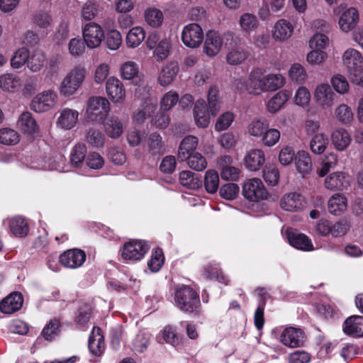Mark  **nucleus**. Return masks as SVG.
I'll use <instances>...</instances> for the list:
<instances>
[{"mask_svg": "<svg viewBox=\"0 0 363 363\" xmlns=\"http://www.w3.org/2000/svg\"><path fill=\"white\" fill-rule=\"evenodd\" d=\"M86 77V69L82 65H76L63 77L58 86L61 96L70 97L79 91Z\"/></svg>", "mask_w": 363, "mask_h": 363, "instance_id": "nucleus-1", "label": "nucleus"}, {"mask_svg": "<svg viewBox=\"0 0 363 363\" xmlns=\"http://www.w3.org/2000/svg\"><path fill=\"white\" fill-rule=\"evenodd\" d=\"M174 300L177 307L184 313H197L200 310L199 295L190 286H178L174 293Z\"/></svg>", "mask_w": 363, "mask_h": 363, "instance_id": "nucleus-2", "label": "nucleus"}, {"mask_svg": "<svg viewBox=\"0 0 363 363\" xmlns=\"http://www.w3.org/2000/svg\"><path fill=\"white\" fill-rule=\"evenodd\" d=\"M111 104L104 96H91L86 104V117L88 120L101 122L109 113Z\"/></svg>", "mask_w": 363, "mask_h": 363, "instance_id": "nucleus-3", "label": "nucleus"}, {"mask_svg": "<svg viewBox=\"0 0 363 363\" xmlns=\"http://www.w3.org/2000/svg\"><path fill=\"white\" fill-rule=\"evenodd\" d=\"M58 96L53 89H48L38 94L31 101V108L38 113H43L53 108L57 102Z\"/></svg>", "mask_w": 363, "mask_h": 363, "instance_id": "nucleus-4", "label": "nucleus"}, {"mask_svg": "<svg viewBox=\"0 0 363 363\" xmlns=\"http://www.w3.org/2000/svg\"><path fill=\"white\" fill-rule=\"evenodd\" d=\"M82 37L86 45L90 49H94L101 44L104 32L99 24L89 22L82 26Z\"/></svg>", "mask_w": 363, "mask_h": 363, "instance_id": "nucleus-5", "label": "nucleus"}, {"mask_svg": "<svg viewBox=\"0 0 363 363\" xmlns=\"http://www.w3.org/2000/svg\"><path fill=\"white\" fill-rule=\"evenodd\" d=\"M242 194L250 201H258L268 197V192L263 183L257 178L248 179L243 184Z\"/></svg>", "mask_w": 363, "mask_h": 363, "instance_id": "nucleus-6", "label": "nucleus"}, {"mask_svg": "<svg viewBox=\"0 0 363 363\" xmlns=\"http://www.w3.org/2000/svg\"><path fill=\"white\" fill-rule=\"evenodd\" d=\"M149 250L147 243L143 240H132L124 244L122 257L125 260L141 259Z\"/></svg>", "mask_w": 363, "mask_h": 363, "instance_id": "nucleus-7", "label": "nucleus"}, {"mask_svg": "<svg viewBox=\"0 0 363 363\" xmlns=\"http://www.w3.org/2000/svg\"><path fill=\"white\" fill-rule=\"evenodd\" d=\"M106 93L113 104H122L126 99V91L122 82L117 77H111L106 82Z\"/></svg>", "mask_w": 363, "mask_h": 363, "instance_id": "nucleus-8", "label": "nucleus"}, {"mask_svg": "<svg viewBox=\"0 0 363 363\" xmlns=\"http://www.w3.org/2000/svg\"><path fill=\"white\" fill-rule=\"evenodd\" d=\"M182 40L189 48H197L203 40L201 27L197 23H189L184 27L182 32Z\"/></svg>", "mask_w": 363, "mask_h": 363, "instance_id": "nucleus-9", "label": "nucleus"}, {"mask_svg": "<svg viewBox=\"0 0 363 363\" xmlns=\"http://www.w3.org/2000/svg\"><path fill=\"white\" fill-rule=\"evenodd\" d=\"M294 25L286 19H279L272 29V36L277 43H286L292 36L294 32Z\"/></svg>", "mask_w": 363, "mask_h": 363, "instance_id": "nucleus-10", "label": "nucleus"}, {"mask_svg": "<svg viewBox=\"0 0 363 363\" xmlns=\"http://www.w3.org/2000/svg\"><path fill=\"white\" fill-rule=\"evenodd\" d=\"M313 96L316 104L323 109L330 108L334 104L335 94L328 84L317 85Z\"/></svg>", "mask_w": 363, "mask_h": 363, "instance_id": "nucleus-11", "label": "nucleus"}, {"mask_svg": "<svg viewBox=\"0 0 363 363\" xmlns=\"http://www.w3.org/2000/svg\"><path fill=\"white\" fill-rule=\"evenodd\" d=\"M280 342L289 347H298L303 345L305 335L303 332L296 328L288 327L283 330L279 337Z\"/></svg>", "mask_w": 363, "mask_h": 363, "instance_id": "nucleus-12", "label": "nucleus"}, {"mask_svg": "<svg viewBox=\"0 0 363 363\" xmlns=\"http://www.w3.org/2000/svg\"><path fill=\"white\" fill-rule=\"evenodd\" d=\"M86 257V254L83 250L72 249L62 253L59 257V260L65 267L75 269L84 264Z\"/></svg>", "mask_w": 363, "mask_h": 363, "instance_id": "nucleus-13", "label": "nucleus"}, {"mask_svg": "<svg viewBox=\"0 0 363 363\" xmlns=\"http://www.w3.org/2000/svg\"><path fill=\"white\" fill-rule=\"evenodd\" d=\"M359 20L358 10L354 7H350L342 13L338 21V25L342 31L348 33L357 26Z\"/></svg>", "mask_w": 363, "mask_h": 363, "instance_id": "nucleus-14", "label": "nucleus"}, {"mask_svg": "<svg viewBox=\"0 0 363 363\" xmlns=\"http://www.w3.org/2000/svg\"><path fill=\"white\" fill-rule=\"evenodd\" d=\"M106 134L111 138L116 139L122 135L124 125L122 121L115 115H108L102 121Z\"/></svg>", "mask_w": 363, "mask_h": 363, "instance_id": "nucleus-15", "label": "nucleus"}, {"mask_svg": "<svg viewBox=\"0 0 363 363\" xmlns=\"http://www.w3.org/2000/svg\"><path fill=\"white\" fill-rule=\"evenodd\" d=\"M223 45V39L220 35L214 30H209L206 33L203 45V52L209 57L217 55Z\"/></svg>", "mask_w": 363, "mask_h": 363, "instance_id": "nucleus-16", "label": "nucleus"}, {"mask_svg": "<svg viewBox=\"0 0 363 363\" xmlns=\"http://www.w3.org/2000/svg\"><path fill=\"white\" fill-rule=\"evenodd\" d=\"M260 69H253L249 74L248 78L245 80H240L238 86L244 89L250 94L258 96L260 92Z\"/></svg>", "mask_w": 363, "mask_h": 363, "instance_id": "nucleus-17", "label": "nucleus"}, {"mask_svg": "<svg viewBox=\"0 0 363 363\" xmlns=\"http://www.w3.org/2000/svg\"><path fill=\"white\" fill-rule=\"evenodd\" d=\"M78 111L69 108H64L60 111L57 125L65 130H71L76 126L79 121Z\"/></svg>", "mask_w": 363, "mask_h": 363, "instance_id": "nucleus-18", "label": "nucleus"}, {"mask_svg": "<svg viewBox=\"0 0 363 363\" xmlns=\"http://www.w3.org/2000/svg\"><path fill=\"white\" fill-rule=\"evenodd\" d=\"M350 177L344 172H335L325 178V186L331 191H342L350 186Z\"/></svg>", "mask_w": 363, "mask_h": 363, "instance_id": "nucleus-19", "label": "nucleus"}, {"mask_svg": "<svg viewBox=\"0 0 363 363\" xmlns=\"http://www.w3.org/2000/svg\"><path fill=\"white\" fill-rule=\"evenodd\" d=\"M150 89L148 86H138L135 89V95L138 99L144 100L140 108L145 111L147 115L151 116L157 108V101L156 99L150 96Z\"/></svg>", "mask_w": 363, "mask_h": 363, "instance_id": "nucleus-20", "label": "nucleus"}, {"mask_svg": "<svg viewBox=\"0 0 363 363\" xmlns=\"http://www.w3.org/2000/svg\"><path fill=\"white\" fill-rule=\"evenodd\" d=\"M179 67L176 62H169L164 65L158 73L157 82L162 86L171 84L176 79Z\"/></svg>", "mask_w": 363, "mask_h": 363, "instance_id": "nucleus-21", "label": "nucleus"}, {"mask_svg": "<svg viewBox=\"0 0 363 363\" xmlns=\"http://www.w3.org/2000/svg\"><path fill=\"white\" fill-rule=\"evenodd\" d=\"M281 207L288 211H298L306 205L304 197L296 192L285 194L280 202Z\"/></svg>", "mask_w": 363, "mask_h": 363, "instance_id": "nucleus-22", "label": "nucleus"}, {"mask_svg": "<svg viewBox=\"0 0 363 363\" xmlns=\"http://www.w3.org/2000/svg\"><path fill=\"white\" fill-rule=\"evenodd\" d=\"M264 162V152L262 150L259 148L250 150L245 156V165L250 171H258L263 166Z\"/></svg>", "mask_w": 363, "mask_h": 363, "instance_id": "nucleus-23", "label": "nucleus"}, {"mask_svg": "<svg viewBox=\"0 0 363 363\" xmlns=\"http://www.w3.org/2000/svg\"><path fill=\"white\" fill-rule=\"evenodd\" d=\"M120 71L123 79L132 81L135 85H140L143 81V75L139 72L138 65L133 61H127L123 63Z\"/></svg>", "mask_w": 363, "mask_h": 363, "instance_id": "nucleus-24", "label": "nucleus"}, {"mask_svg": "<svg viewBox=\"0 0 363 363\" xmlns=\"http://www.w3.org/2000/svg\"><path fill=\"white\" fill-rule=\"evenodd\" d=\"M210 114L205 101L197 100L194 108V117L197 126L206 128L210 123Z\"/></svg>", "mask_w": 363, "mask_h": 363, "instance_id": "nucleus-25", "label": "nucleus"}, {"mask_svg": "<svg viewBox=\"0 0 363 363\" xmlns=\"http://www.w3.org/2000/svg\"><path fill=\"white\" fill-rule=\"evenodd\" d=\"M345 334L354 337H363V316L352 315L343 324Z\"/></svg>", "mask_w": 363, "mask_h": 363, "instance_id": "nucleus-26", "label": "nucleus"}, {"mask_svg": "<svg viewBox=\"0 0 363 363\" xmlns=\"http://www.w3.org/2000/svg\"><path fill=\"white\" fill-rule=\"evenodd\" d=\"M23 305V297L20 293H13L6 296L0 303V311L6 314H11L19 310Z\"/></svg>", "mask_w": 363, "mask_h": 363, "instance_id": "nucleus-27", "label": "nucleus"}, {"mask_svg": "<svg viewBox=\"0 0 363 363\" xmlns=\"http://www.w3.org/2000/svg\"><path fill=\"white\" fill-rule=\"evenodd\" d=\"M331 141L336 150L343 151L350 145L351 137L347 130L343 128L334 129L330 135Z\"/></svg>", "mask_w": 363, "mask_h": 363, "instance_id": "nucleus-28", "label": "nucleus"}, {"mask_svg": "<svg viewBox=\"0 0 363 363\" xmlns=\"http://www.w3.org/2000/svg\"><path fill=\"white\" fill-rule=\"evenodd\" d=\"M199 140L194 135H188L185 137L180 143L178 149V158L181 160H187L189 156L194 153V150L197 147Z\"/></svg>", "mask_w": 363, "mask_h": 363, "instance_id": "nucleus-29", "label": "nucleus"}, {"mask_svg": "<svg viewBox=\"0 0 363 363\" xmlns=\"http://www.w3.org/2000/svg\"><path fill=\"white\" fill-rule=\"evenodd\" d=\"M104 340L101 328L94 327L89 340V348L90 352L100 356L104 350Z\"/></svg>", "mask_w": 363, "mask_h": 363, "instance_id": "nucleus-30", "label": "nucleus"}, {"mask_svg": "<svg viewBox=\"0 0 363 363\" xmlns=\"http://www.w3.org/2000/svg\"><path fill=\"white\" fill-rule=\"evenodd\" d=\"M287 238L290 245L296 249L304 251H311L313 250L311 239L304 234L288 232Z\"/></svg>", "mask_w": 363, "mask_h": 363, "instance_id": "nucleus-31", "label": "nucleus"}, {"mask_svg": "<svg viewBox=\"0 0 363 363\" xmlns=\"http://www.w3.org/2000/svg\"><path fill=\"white\" fill-rule=\"evenodd\" d=\"M9 228L12 234L17 238H24L29 232V225L26 218L16 216L9 220Z\"/></svg>", "mask_w": 363, "mask_h": 363, "instance_id": "nucleus-32", "label": "nucleus"}, {"mask_svg": "<svg viewBox=\"0 0 363 363\" xmlns=\"http://www.w3.org/2000/svg\"><path fill=\"white\" fill-rule=\"evenodd\" d=\"M146 150L150 156H159L163 154L165 147L162 137L157 133L150 134L146 142Z\"/></svg>", "mask_w": 363, "mask_h": 363, "instance_id": "nucleus-33", "label": "nucleus"}, {"mask_svg": "<svg viewBox=\"0 0 363 363\" xmlns=\"http://www.w3.org/2000/svg\"><path fill=\"white\" fill-rule=\"evenodd\" d=\"M21 78L13 74L6 73L0 75V88L5 91L14 93L21 86Z\"/></svg>", "mask_w": 363, "mask_h": 363, "instance_id": "nucleus-34", "label": "nucleus"}, {"mask_svg": "<svg viewBox=\"0 0 363 363\" xmlns=\"http://www.w3.org/2000/svg\"><path fill=\"white\" fill-rule=\"evenodd\" d=\"M146 32L141 26L132 28L126 35L125 44L128 48H138L145 40Z\"/></svg>", "mask_w": 363, "mask_h": 363, "instance_id": "nucleus-35", "label": "nucleus"}, {"mask_svg": "<svg viewBox=\"0 0 363 363\" xmlns=\"http://www.w3.org/2000/svg\"><path fill=\"white\" fill-rule=\"evenodd\" d=\"M342 60L348 70L362 65L363 57L358 50L354 48H348L344 52Z\"/></svg>", "mask_w": 363, "mask_h": 363, "instance_id": "nucleus-36", "label": "nucleus"}, {"mask_svg": "<svg viewBox=\"0 0 363 363\" xmlns=\"http://www.w3.org/2000/svg\"><path fill=\"white\" fill-rule=\"evenodd\" d=\"M144 18L146 23L152 28H159L164 21L163 12L154 6H150L145 10Z\"/></svg>", "mask_w": 363, "mask_h": 363, "instance_id": "nucleus-37", "label": "nucleus"}, {"mask_svg": "<svg viewBox=\"0 0 363 363\" xmlns=\"http://www.w3.org/2000/svg\"><path fill=\"white\" fill-rule=\"evenodd\" d=\"M328 206L330 213L340 215L347 209V199L342 194H335L330 198Z\"/></svg>", "mask_w": 363, "mask_h": 363, "instance_id": "nucleus-38", "label": "nucleus"}, {"mask_svg": "<svg viewBox=\"0 0 363 363\" xmlns=\"http://www.w3.org/2000/svg\"><path fill=\"white\" fill-rule=\"evenodd\" d=\"M179 179L182 186L190 189H197L202 184V182L199 176L189 170L180 172Z\"/></svg>", "mask_w": 363, "mask_h": 363, "instance_id": "nucleus-39", "label": "nucleus"}, {"mask_svg": "<svg viewBox=\"0 0 363 363\" xmlns=\"http://www.w3.org/2000/svg\"><path fill=\"white\" fill-rule=\"evenodd\" d=\"M99 4L93 0L86 1L81 7L80 16L83 21H91L99 13Z\"/></svg>", "mask_w": 363, "mask_h": 363, "instance_id": "nucleus-40", "label": "nucleus"}, {"mask_svg": "<svg viewBox=\"0 0 363 363\" xmlns=\"http://www.w3.org/2000/svg\"><path fill=\"white\" fill-rule=\"evenodd\" d=\"M269 123L264 118H254L247 126V133L255 138H260L268 128Z\"/></svg>", "mask_w": 363, "mask_h": 363, "instance_id": "nucleus-41", "label": "nucleus"}, {"mask_svg": "<svg viewBox=\"0 0 363 363\" xmlns=\"http://www.w3.org/2000/svg\"><path fill=\"white\" fill-rule=\"evenodd\" d=\"M289 93L287 91H281L277 93L267 102V109L271 113H277L289 99Z\"/></svg>", "mask_w": 363, "mask_h": 363, "instance_id": "nucleus-42", "label": "nucleus"}, {"mask_svg": "<svg viewBox=\"0 0 363 363\" xmlns=\"http://www.w3.org/2000/svg\"><path fill=\"white\" fill-rule=\"evenodd\" d=\"M296 169L303 177L312 169V162L309 154L305 151H299L295 159Z\"/></svg>", "mask_w": 363, "mask_h": 363, "instance_id": "nucleus-43", "label": "nucleus"}, {"mask_svg": "<svg viewBox=\"0 0 363 363\" xmlns=\"http://www.w3.org/2000/svg\"><path fill=\"white\" fill-rule=\"evenodd\" d=\"M218 89L215 86H211L208 92V109L211 116H215L221 108V101L218 97Z\"/></svg>", "mask_w": 363, "mask_h": 363, "instance_id": "nucleus-44", "label": "nucleus"}, {"mask_svg": "<svg viewBox=\"0 0 363 363\" xmlns=\"http://www.w3.org/2000/svg\"><path fill=\"white\" fill-rule=\"evenodd\" d=\"M18 125L22 130L29 134L35 133L38 130V125L30 112L26 111L21 114Z\"/></svg>", "mask_w": 363, "mask_h": 363, "instance_id": "nucleus-45", "label": "nucleus"}, {"mask_svg": "<svg viewBox=\"0 0 363 363\" xmlns=\"http://www.w3.org/2000/svg\"><path fill=\"white\" fill-rule=\"evenodd\" d=\"M336 119L344 125L350 124L354 119L352 108L347 104H342L337 106L334 111Z\"/></svg>", "mask_w": 363, "mask_h": 363, "instance_id": "nucleus-46", "label": "nucleus"}, {"mask_svg": "<svg viewBox=\"0 0 363 363\" xmlns=\"http://www.w3.org/2000/svg\"><path fill=\"white\" fill-rule=\"evenodd\" d=\"M239 25L243 32L249 34L258 27L259 21L254 14L245 13L240 17Z\"/></svg>", "mask_w": 363, "mask_h": 363, "instance_id": "nucleus-47", "label": "nucleus"}, {"mask_svg": "<svg viewBox=\"0 0 363 363\" xmlns=\"http://www.w3.org/2000/svg\"><path fill=\"white\" fill-rule=\"evenodd\" d=\"M45 61V54L41 50H36L29 56L27 66L31 72H37L44 67Z\"/></svg>", "mask_w": 363, "mask_h": 363, "instance_id": "nucleus-48", "label": "nucleus"}, {"mask_svg": "<svg viewBox=\"0 0 363 363\" xmlns=\"http://www.w3.org/2000/svg\"><path fill=\"white\" fill-rule=\"evenodd\" d=\"M329 140L324 133H317L311 139L310 147L311 151L316 154H322L327 148Z\"/></svg>", "mask_w": 363, "mask_h": 363, "instance_id": "nucleus-49", "label": "nucleus"}, {"mask_svg": "<svg viewBox=\"0 0 363 363\" xmlns=\"http://www.w3.org/2000/svg\"><path fill=\"white\" fill-rule=\"evenodd\" d=\"M235 116L233 112L227 111L222 113L216 119L214 128L217 132L228 130L235 121Z\"/></svg>", "mask_w": 363, "mask_h": 363, "instance_id": "nucleus-50", "label": "nucleus"}, {"mask_svg": "<svg viewBox=\"0 0 363 363\" xmlns=\"http://www.w3.org/2000/svg\"><path fill=\"white\" fill-rule=\"evenodd\" d=\"M219 176L215 170H208L204 177L205 189L209 194H214L217 191L219 186Z\"/></svg>", "mask_w": 363, "mask_h": 363, "instance_id": "nucleus-51", "label": "nucleus"}, {"mask_svg": "<svg viewBox=\"0 0 363 363\" xmlns=\"http://www.w3.org/2000/svg\"><path fill=\"white\" fill-rule=\"evenodd\" d=\"M280 136L281 134L279 130L269 128V125L260 138L263 145L271 147L279 141Z\"/></svg>", "mask_w": 363, "mask_h": 363, "instance_id": "nucleus-52", "label": "nucleus"}, {"mask_svg": "<svg viewBox=\"0 0 363 363\" xmlns=\"http://www.w3.org/2000/svg\"><path fill=\"white\" fill-rule=\"evenodd\" d=\"M171 46V40L169 38H162L161 42H160L154 49V55L156 57L157 61H162L169 56Z\"/></svg>", "mask_w": 363, "mask_h": 363, "instance_id": "nucleus-53", "label": "nucleus"}, {"mask_svg": "<svg viewBox=\"0 0 363 363\" xmlns=\"http://www.w3.org/2000/svg\"><path fill=\"white\" fill-rule=\"evenodd\" d=\"M248 57V52L242 48H235L227 55V62L232 65H237L243 62Z\"/></svg>", "mask_w": 363, "mask_h": 363, "instance_id": "nucleus-54", "label": "nucleus"}, {"mask_svg": "<svg viewBox=\"0 0 363 363\" xmlns=\"http://www.w3.org/2000/svg\"><path fill=\"white\" fill-rule=\"evenodd\" d=\"M289 76L292 81L302 84L307 79V72L301 65L295 63L290 67Z\"/></svg>", "mask_w": 363, "mask_h": 363, "instance_id": "nucleus-55", "label": "nucleus"}, {"mask_svg": "<svg viewBox=\"0 0 363 363\" xmlns=\"http://www.w3.org/2000/svg\"><path fill=\"white\" fill-rule=\"evenodd\" d=\"M29 52L25 48L17 50L11 59V66L14 69L21 68L26 62L28 63Z\"/></svg>", "mask_w": 363, "mask_h": 363, "instance_id": "nucleus-56", "label": "nucleus"}, {"mask_svg": "<svg viewBox=\"0 0 363 363\" xmlns=\"http://www.w3.org/2000/svg\"><path fill=\"white\" fill-rule=\"evenodd\" d=\"M86 152V147L83 143L77 144L72 149L70 154V161L71 163L75 166L78 167L80 164H82L85 158V155Z\"/></svg>", "mask_w": 363, "mask_h": 363, "instance_id": "nucleus-57", "label": "nucleus"}, {"mask_svg": "<svg viewBox=\"0 0 363 363\" xmlns=\"http://www.w3.org/2000/svg\"><path fill=\"white\" fill-rule=\"evenodd\" d=\"M311 101V93L306 86H299L295 92L294 101L296 105L301 107L307 106Z\"/></svg>", "mask_w": 363, "mask_h": 363, "instance_id": "nucleus-58", "label": "nucleus"}, {"mask_svg": "<svg viewBox=\"0 0 363 363\" xmlns=\"http://www.w3.org/2000/svg\"><path fill=\"white\" fill-rule=\"evenodd\" d=\"M19 141V136L16 131L10 128L0 130V143L6 145H13Z\"/></svg>", "mask_w": 363, "mask_h": 363, "instance_id": "nucleus-59", "label": "nucleus"}, {"mask_svg": "<svg viewBox=\"0 0 363 363\" xmlns=\"http://www.w3.org/2000/svg\"><path fill=\"white\" fill-rule=\"evenodd\" d=\"M265 76L268 91H276L285 84V78L281 74H269Z\"/></svg>", "mask_w": 363, "mask_h": 363, "instance_id": "nucleus-60", "label": "nucleus"}, {"mask_svg": "<svg viewBox=\"0 0 363 363\" xmlns=\"http://www.w3.org/2000/svg\"><path fill=\"white\" fill-rule=\"evenodd\" d=\"M85 43L78 38H72L68 43V51L72 57H79L83 55L85 51Z\"/></svg>", "mask_w": 363, "mask_h": 363, "instance_id": "nucleus-61", "label": "nucleus"}, {"mask_svg": "<svg viewBox=\"0 0 363 363\" xmlns=\"http://www.w3.org/2000/svg\"><path fill=\"white\" fill-rule=\"evenodd\" d=\"M263 177L264 181L271 186H275L279 179V172L278 168L270 164L263 169Z\"/></svg>", "mask_w": 363, "mask_h": 363, "instance_id": "nucleus-62", "label": "nucleus"}, {"mask_svg": "<svg viewBox=\"0 0 363 363\" xmlns=\"http://www.w3.org/2000/svg\"><path fill=\"white\" fill-rule=\"evenodd\" d=\"M162 337L166 343L171 344L174 347H178L181 344L179 337L172 326H166L161 332Z\"/></svg>", "mask_w": 363, "mask_h": 363, "instance_id": "nucleus-63", "label": "nucleus"}, {"mask_svg": "<svg viewBox=\"0 0 363 363\" xmlns=\"http://www.w3.org/2000/svg\"><path fill=\"white\" fill-rule=\"evenodd\" d=\"M122 43L121 34L116 30L108 31L106 38V47L111 50H118Z\"/></svg>", "mask_w": 363, "mask_h": 363, "instance_id": "nucleus-64", "label": "nucleus"}]
</instances>
